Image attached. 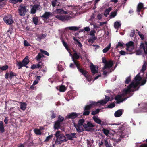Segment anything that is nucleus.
Returning a JSON list of instances; mask_svg holds the SVG:
<instances>
[{
  "label": "nucleus",
  "instance_id": "obj_1",
  "mask_svg": "<svg viewBox=\"0 0 147 147\" xmlns=\"http://www.w3.org/2000/svg\"><path fill=\"white\" fill-rule=\"evenodd\" d=\"M54 135L57 138L55 141V144H60L63 142L66 141L65 137L61 134V132L60 131H57Z\"/></svg>",
  "mask_w": 147,
  "mask_h": 147
},
{
  "label": "nucleus",
  "instance_id": "obj_2",
  "mask_svg": "<svg viewBox=\"0 0 147 147\" xmlns=\"http://www.w3.org/2000/svg\"><path fill=\"white\" fill-rule=\"evenodd\" d=\"M72 61L79 71L85 77H86L87 76V71L85 70L84 68L80 65L79 62L76 60L73 59Z\"/></svg>",
  "mask_w": 147,
  "mask_h": 147
},
{
  "label": "nucleus",
  "instance_id": "obj_3",
  "mask_svg": "<svg viewBox=\"0 0 147 147\" xmlns=\"http://www.w3.org/2000/svg\"><path fill=\"white\" fill-rule=\"evenodd\" d=\"M134 84L133 83H131V84L127 87V89H125L123 90L122 93V95H125L126 94L130 93L131 92H133L134 90H131V88H133L136 89V88L133 86Z\"/></svg>",
  "mask_w": 147,
  "mask_h": 147
},
{
  "label": "nucleus",
  "instance_id": "obj_4",
  "mask_svg": "<svg viewBox=\"0 0 147 147\" xmlns=\"http://www.w3.org/2000/svg\"><path fill=\"white\" fill-rule=\"evenodd\" d=\"M142 79V77L140 76V73H139L136 75L134 80L131 83H133V86L136 88L140 84V81Z\"/></svg>",
  "mask_w": 147,
  "mask_h": 147
},
{
  "label": "nucleus",
  "instance_id": "obj_5",
  "mask_svg": "<svg viewBox=\"0 0 147 147\" xmlns=\"http://www.w3.org/2000/svg\"><path fill=\"white\" fill-rule=\"evenodd\" d=\"M26 7L23 5H20L18 8V13L21 16L25 15L27 12Z\"/></svg>",
  "mask_w": 147,
  "mask_h": 147
},
{
  "label": "nucleus",
  "instance_id": "obj_6",
  "mask_svg": "<svg viewBox=\"0 0 147 147\" xmlns=\"http://www.w3.org/2000/svg\"><path fill=\"white\" fill-rule=\"evenodd\" d=\"M3 20L8 25H11L13 22L12 16L11 15L5 16L3 18Z\"/></svg>",
  "mask_w": 147,
  "mask_h": 147
},
{
  "label": "nucleus",
  "instance_id": "obj_7",
  "mask_svg": "<svg viewBox=\"0 0 147 147\" xmlns=\"http://www.w3.org/2000/svg\"><path fill=\"white\" fill-rule=\"evenodd\" d=\"M56 18L63 21H68L70 20L72 17L70 16L67 15H57L55 16Z\"/></svg>",
  "mask_w": 147,
  "mask_h": 147
},
{
  "label": "nucleus",
  "instance_id": "obj_8",
  "mask_svg": "<svg viewBox=\"0 0 147 147\" xmlns=\"http://www.w3.org/2000/svg\"><path fill=\"white\" fill-rule=\"evenodd\" d=\"M94 127V125L90 121L87 122V124H84L83 125V127L85 130L88 131H90L92 129V128Z\"/></svg>",
  "mask_w": 147,
  "mask_h": 147
},
{
  "label": "nucleus",
  "instance_id": "obj_9",
  "mask_svg": "<svg viewBox=\"0 0 147 147\" xmlns=\"http://www.w3.org/2000/svg\"><path fill=\"white\" fill-rule=\"evenodd\" d=\"M122 95H117L115 97V99L116 101V103L117 104H119L127 99L126 98H122Z\"/></svg>",
  "mask_w": 147,
  "mask_h": 147
},
{
  "label": "nucleus",
  "instance_id": "obj_10",
  "mask_svg": "<svg viewBox=\"0 0 147 147\" xmlns=\"http://www.w3.org/2000/svg\"><path fill=\"white\" fill-rule=\"evenodd\" d=\"M80 115V114L76 112H72L66 116V118L68 119H75L78 117Z\"/></svg>",
  "mask_w": 147,
  "mask_h": 147
},
{
  "label": "nucleus",
  "instance_id": "obj_11",
  "mask_svg": "<svg viewBox=\"0 0 147 147\" xmlns=\"http://www.w3.org/2000/svg\"><path fill=\"white\" fill-rule=\"evenodd\" d=\"M113 65V62L111 60H109L105 64L104 66L102 68V69L104 70L105 69L107 68L110 69L112 67Z\"/></svg>",
  "mask_w": 147,
  "mask_h": 147
},
{
  "label": "nucleus",
  "instance_id": "obj_12",
  "mask_svg": "<svg viewBox=\"0 0 147 147\" xmlns=\"http://www.w3.org/2000/svg\"><path fill=\"white\" fill-rule=\"evenodd\" d=\"M105 100H100V105H103L106 104L109 101H111L112 100H110V98L107 95L105 96Z\"/></svg>",
  "mask_w": 147,
  "mask_h": 147
},
{
  "label": "nucleus",
  "instance_id": "obj_13",
  "mask_svg": "<svg viewBox=\"0 0 147 147\" xmlns=\"http://www.w3.org/2000/svg\"><path fill=\"white\" fill-rule=\"evenodd\" d=\"M91 109V108L88 105H86L84 107V112L83 113V115L86 116L89 115L90 113L89 110Z\"/></svg>",
  "mask_w": 147,
  "mask_h": 147
},
{
  "label": "nucleus",
  "instance_id": "obj_14",
  "mask_svg": "<svg viewBox=\"0 0 147 147\" xmlns=\"http://www.w3.org/2000/svg\"><path fill=\"white\" fill-rule=\"evenodd\" d=\"M52 13L50 12H45L41 16V17L44 20L45 19L47 20L49 17L50 16L52 15Z\"/></svg>",
  "mask_w": 147,
  "mask_h": 147
},
{
  "label": "nucleus",
  "instance_id": "obj_15",
  "mask_svg": "<svg viewBox=\"0 0 147 147\" xmlns=\"http://www.w3.org/2000/svg\"><path fill=\"white\" fill-rule=\"evenodd\" d=\"M9 75V78L10 79H11L13 78V77L15 76H16V74L12 71H10V74L9 73L7 72L6 73L5 76V78L6 79H8V76Z\"/></svg>",
  "mask_w": 147,
  "mask_h": 147
},
{
  "label": "nucleus",
  "instance_id": "obj_16",
  "mask_svg": "<svg viewBox=\"0 0 147 147\" xmlns=\"http://www.w3.org/2000/svg\"><path fill=\"white\" fill-rule=\"evenodd\" d=\"M76 133H71L69 134H66V136L69 140H72L74 138H76Z\"/></svg>",
  "mask_w": 147,
  "mask_h": 147
},
{
  "label": "nucleus",
  "instance_id": "obj_17",
  "mask_svg": "<svg viewBox=\"0 0 147 147\" xmlns=\"http://www.w3.org/2000/svg\"><path fill=\"white\" fill-rule=\"evenodd\" d=\"M40 7L39 5H34L31 9V13L34 14L36 12V11L39 9V7Z\"/></svg>",
  "mask_w": 147,
  "mask_h": 147
},
{
  "label": "nucleus",
  "instance_id": "obj_18",
  "mask_svg": "<svg viewBox=\"0 0 147 147\" xmlns=\"http://www.w3.org/2000/svg\"><path fill=\"white\" fill-rule=\"evenodd\" d=\"M74 126L76 128L77 131L78 133H80L84 131L82 126L78 125L74 123Z\"/></svg>",
  "mask_w": 147,
  "mask_h": 147
},
{
  "label": "nucleus",
  "instance_id": "obj_19",
  "mask_svg": "<svg viewBox=\"0 0 147 147\" xmlns=\"http://www.w3.org/2000/svg\"><path fill=\"white\" fill-rule=\"evenodd\" d=\"M123 112V109H119L116 111L114 113V116L115 117H120Z\"/></svg>",
  "mask_w": 147,
  "mask_h": 147
},
{
  "label": "nucleus",
  "instance_id": "obj_20",
  "mask_svg": "<svg viewBox=\"0 0 147 147\" xmlns=\"http://www.w3.org/2000/svg\"><path fill=\"white\" fill-rule=\"evenodd\" d=\"M100 104V102L99 101L97 102H96L95 101H91L88 105L92 108L95 106H98Z\"/></svg>",
  "mask_w": 147,
  "mask_h": 147
},
{
  "label": "nucleus",
  "instance_id": "obj_21",
  "mask_svg": "<svg viewBox=\"0 0 147 147\" xmlns=\"http://www.w3.org/2000/svg\"><path fill=\"white\" fill-rule=\"evenodd\" d=\"M73 51L74 53L73 55H72L71 53L70 54V55H72V60L73 59L76 60L78 59H79V57L78 55V53L77 51L75 50H74Z\"/></svg>",
  "mask_w": 147,
  "mask_h": 147
},
{
  "label": "nucleus",
  "instance_id": "obj_22",
  "mask_svg": "<svg viewBox=\"0 0 147 147\" xmlns=\"http://www.w3.org/2000/svg\"><path fill=\"white\" fill-rule=\"evenodd\" d=\"M90 69L91 70L93 74L97 73L98 72V70L96 69L95 66L92 64L90 65Z\"/></svg>",
  "mask_w": 147,
  "mask_h": 147
},
{
  "label": "nucleus",
  "instance_id": "obj_23",
  "mask_svg": "<svg viewBox=\"0 0 147 147\" xmlns=\"http://www.w3.org/2000/svg\"><path fill=\"white\" fill-rule=\"evenodd\" d=\"M61 123L59 122L56 121L55 122L54 126V128L55 130H58L60 128Z\"/></svg>",
  "mask_w": 147,
  "mask_h": 147
},
{
  "label": "nucleus",
  "instance_id": "obj_24",
  "mask_svg": "<svg viewBox=\"0 0 147 147\" xmlns=\"http://www.w3.org/2000/svg\"><path fill=\"white\" fill-rule=\"evenodd\" d=\"M93 119L94 121L97 123L99 124H100L101 125H103L101 124V120L99 119L98 117L96 116H94L93 117Z\"/></svg>",
  "mask_w": 147,
  "mask_h": 147
},
{
  "label": "nucleus",
  "instance_id": "obj_25",
  "mask_svg": "<svg viewBox=\"0 0 147 147\" xmlns=\"http://www.w3.org/2000/svg\"><path fill=\"white\" fill-rule=\"evenodd\" d=\"M29 61L28 56H26L24 59H23L22 62L24 66L26 67V65L29 63Z\"/></svg>",
  "mask_w": 147,
  "mask_h": 147
},
{
  "label": "nucleus",
  "instance_id": "obj_26",
  "mask_svg": "<svg viewBox=\"0 0 147 147\" xmlns=\"http://www.w3.org/2000/svg\"><path fill=\"white\" fill-rule=\"evenodd\" d=\"M112 10V8L110 7L108 9H106L104 11V15L106 17H107L108 15H109V12Z\"/></svg>",
  "mask_w": 147,
  "mask_h": 147
},
{
  "label": "nucleus",
  "instance_id": "obj_27",
  "mask_svg": "<svg viewBox=\"0 0 147 147\" xmlns=\"http://www.w3.org/2000/svg\"><path fill=\"white\" fill-rule=\"evenodd\" d=\"M143 7V4L141 3H139L137 7V11L140 12L141 9Z\"/></svg>",
  "mask_w": 147,
  "mask_h": 147
},
{
  "label": "nucleus",
  "instance_id": "obj_28",
  "mask_svg": "<svg viewBox=\"0 0 147 147\" xmlns=\"http://www.w3.org/2000/svg\"><path fill=\"white\" fill-rule=\"evenodd\" d=\"M147 66V62L144 61V63L142 65V68L140 71L141 72H144L146 69Z\"/></svg>",
  "mask_w": 147,
  "mask_h": 147
},
{
  "label": "nucleus",
  "instance_id": "obj_29",
  "mask_svg": "<svg viewBox=\"0 0 147 147\" xmlns=\"http://www.w3.org/2000/svg\"><path fill=\"white\" fill-rule=\"evenodd\" d=\"M5 131L3 123L2 121H0V131L3 133Z\"/></svg>",
  "mask_w": 147,
  "mask_h": 147
},
{
  "label": "nucleus",
  "instance_id": "obj_30",
  "mask_svg": "<svg viewBox=\"0 0 147 147\" xmlns=\"http://www.w3.org/2000/svg\"><path fill=\"white\" fill-rule=\"evenodd\" d=\"M16 65L18 67V69H20L22 68L23 66H25L22 62L19 61H17L16 62Z\"/></svg>",
  "mask_w": 147,
  "mask_h": 147
},
{
  "label": "nucleus",
  "instance_id": "obj_31",
  "mask_svg": "<svg viewBox=\"0 0 147 147\" xmlns=\"http://www.w3.org/2000/svg\"><path fill=\"white\" fill-rule=\"evenodd\" d=\"M44 55L40 53L38 54L37 55L35 59L38 61H40V60L42 57H44Z\"/></svg>",
  "mask_w": 147,
  "mask_h": 147
},
{
  "label": "nucleus",
  "instance_id": "obj_32",
  "mask_svg": "<svg viewBox=\"0 0 147 147\" xmlns=\"http://www.w3.org/2000/svg\"><path fill=\"white\" fill-rule=\"evenodd\" d=\"M85 122V120L84 119H80L78 120V123L77 124H76L80 126L83 125H83H84V123Z\"/></svg>",
  "mask_w": 147,
  "mask_h": 147
},
{
  "label": "nucleus",
  "instance_id": "obj_33",
  "mask_svg": "<svg viewBox=\"0 0 147 147\" xmlns=\"http://www.w3.org/2000/svg\"><path fill=\"white\" fill-rule=\"evenodd\" d=\"M97 39V37H91L90 39H88V42L89 43H91L92 44L94 42V41L96 40Z\"/></svg>",
  "mask_w": 147,
  "mask_h": 147
},
{
  "label": "nucleus",
  "instance_id": "obj_34",
  "mask_svg": "<svg viewBox=\"0 0 147 147\" xmlns=\"http://www.w3.org/2000/svg\"><path fill=\"white\" fill-rule=\"evenodd\" d=\"M117 10L116 9L115 11L111 12L109 16L110 18H112L115 17L117 15Z\"/></svg>",
  "mask_w": 147,
  "mask_h": 147
},
{
  "label": "nucleus",
  "instance_id": "obj_35",
  "mask_svg": "<svg viewBox=\"0 0 147 147\" xmlns=\"http://www.w3.org/2000/svg\"><path fill=\"white\" fill-rule=\"evenodd\" d=\"M66 90V88L64 85H61L59 86V90L60 92H64Z\"/></svg>",
  "mask_w": 147,
  "mask_h": 147
},
{
  "label": "nucleus",
  "instance_id": "obj_36",
  "mask_svg": "<svg viewBox=\"0 0 147 147\" xmlns=\"http://www.w3.org/2000/svg\"><path fill=\"white\" fill-rule=\"evenodd\" d=\"M68 28L69 30H70L73 31H77L79 29L80 27H77L76 26H71L68 27Z\"/></svg>",
  "mask_w": 147,
  "mask_h": 147
},
{
  "label": "nucleus",
  "instance_id": "obj_37",
  "mask_svg": "<svg viewBox=\"0 0 147 147\" xmlns=\"http://www.w3.org/2000/svg\"><path fill=\"white\" fill-rule=\"evenodd\" d=\"M32 21L35 25V26L37 25L38 24V17H33Z\"/></svg>",
  "mask_w": 147,
  "mask_h": 147
},
{
  "label": "nucleus",
  "instance_id": "obj_38",
  "mask_svg": "<svg viewBox=\"0 0 147 147\" xmlns=\"http://www.w3.org/2000/svg\"><path fill=\"white\" fill-rule=\"evenodd\" d=\"M111 44L110 43L109 45L104 49L103 50V52L104 53H106L107 52L108 50L110 49L111 47Z\"/></svg>",
  "mask_w": 147,
  "mask_h": 147
},
{
  "label": "nucleus",
  "instance_id": "obj_39",
  "mask_svg": "<svg viewBox=\"0 0 147 147\" xmlns=\"http://www.w3.org/2000/svg\"><path fill=\"white\" fill-rule=\"evenodd\" d=\"M46 36V34H42L40 36L37 37V40L40 41L41 39L44 38Z\"/></svg>",
  "mask_w": 147,
  "mask_h": 147
},
{
  "label": "nucleus",
  "instance_id": "obj_40",
  "mask_svg": "<svg viewBox=\"0 0 147 147\" xmlns=\"http://www.w3.org/2000/svg\"><path fill=\"white\" fill-rule=\"evenodd\" d=\"M64 119V118L61 116L59 115L58 116V120L57 121L61 123L63 122Z\"/></svg>",
  "mask_w": 147,
  "mask_h": 147
},
{
  "label": "nucleus",
  "instance_id": "obj_41",
  "mask_svg": "<svg viewBox=\"0 0 147 147\" xmlns=\"http://www.w3.org/2000/svg\"><path fill=\"white\" fill-rule=\"evenodd\" d=\"M26 105L25 103H22L20 105V109L23 110H25L26 108Z\"/></svg>",
  "mask_w": 147,
  "mask_h": 147
},
{
  "label": "nucleus",
  "instance_id": "obj_42",
  "mask_svg": "<svg viewBox=\"0 0 147 147\" xmlns=\"http://www.w3.org/2000/svg\"><path fill=\"white\" fill-rule=\"evenodd\" d=\"M126 46L127 47H134V43L132 41H130L126 44Z\"/></svg>",
  "mask_w": 147,
  "mask_h": 147
},
{
  "label": "nucleus",
  "instance_id": "obj_43",
  "mask_svg": "<svg viewBox=\"0 0 147 147\" xmlns=\"http://www.w3.org/2000/svg\"><path fill=\"white\" fill-rule=\"evenodd\" d=\"M121 26V24L118 22H116L114 24V26L115 28L120 27Z\"/></svg>",
  "mask_w": 147,
  "mask_h": 147
},
{
  "label": "nucleus",
  "instance_id": "obj_44",
  "mask_svg": "<svg viewBox=\"0 0 147 147\" xmlns=\"http://www.w3.org/2000/svg\"><path fill=\"white\" fill-rule=\"evenodd\" d=\"M44 66L43 64L41 61H38V63L36 65L37 68H42Z\"/></svg>",
  "mask_w": 147,
  "mask_h": 147
},
{
  "label": "nucleus",
  "instance_id": "obj_45",
  "mask_svg": "<svg viewBox=\"0 0 147 147\" xmlns=\"http://www.w3.org/2000/svg\"><path fill=\"white\" fill-rule=\"evenodd\" d=\"M8 67V66L6 65L4 66H0V69L2 71H5L7 69Z\"/></svg>",
  "mask_w": 147,
  "mask_h": 147
},
{
  "label": "nucleus",
  "instance_id": "obj_46",
  "mask_svg": "<svg viewBox=\"0 0 147 147\" xmlns=\"http://www.w3.org/2000/svg\"><path fill=\"white\" fill-rule=\"evenodd\" d=\"M100 110V109H97L95 111H92L91 114L92 115H95L98 113L99 112Z\"/></svg>",
  "mask_w": 147,
  "mask_h": 147
},
{
  "label": "nucleus",
  "instance_id": "obj_47",
  "mask_svg": "<svg viewBox=\"0 0 147 147\" xmlns=\"http://www.w3.org/2000/svg\"><path fill=\"white\" fill-rule=\"evenodd\" d=\"M34 131L35 134L37 135H40L41 134L40 130L37 129H35Z\"/></svg>",
  "mask_w": 147,
  "mask_h": 147
},
{
  "label": "nucleus",
  "instance_id": "obj_48",
  "mask_svg": "<svg viewBox=\"0 0 147 147\" xmlns=\"http://www.w3.org/2000/svg\"><path fill=\"white\" fill-rule=\"evenodd\" d=\"M131 76H129L126 78V80L125 81V84H128L131 81Z\"/></svg>",
  "mask_w": 147,
  "mask_h": 147
},
{
  "label": "nucleus",
  "instance_id": "obj_49",
  "mask_svg": "<svg viewBox=\"0 0 147 147\" xmlns=\"http://www.w3.org/2000/svg\"><path fill=\"white\" fill-rule=\"evenodd\" d=\"M102 131L103 132L104 134L106 136H108L110 132V131L109 130L104 128L102 129Z\"/></svg>",
  "mask_w": 147,
  "mask_h": 147
},
{
  "label": "nucleus",
  "instance_id": "obj_50",
  "mask_svg": "<svg viewBox=\"0 0 147 147\" xmlns=\"http://www.w3.org/2000/svg\"><path fill=\"white\" fill-rule=\"evenodd\" d=\"M105 144V146L106 147H111V145L106 140L104 139Z\"/></svg>",
  "mask_w": 147,
  "mask_h": 147
},
{
  "label": "nucleus",
  "instance_id": "obj_51",
  "mask_svg": "<svg viewBox=\"0 0 147 147\" xmlns=\"http://www.w3.org/2000/svg\"><path fill=\"white\" fill-rule=\"evenodd\" d=\"M40 51L42 53L44 54L47 56H49V53L46 51L43 50L42 49H40Z\"/></svg>",
  "mask_w": 147,
  "mask_h": 147
},
{
  "label": "nucleus",
  "instance_id": "obj_52",
  "mask_svg": "<svg viewBox=\"0 0 147 147\" xmlns=\"http://www.w3.org/2000/svg\"><path fill=\"white\" fill-rule=\"evenodd\" d=\"M134 49V47H127L126 49L127 51L131 52Z\"/></svg>",
  "mask_w": 147,
  "mask_h": 147
},
{
  "label": "nucleus",
  "instance_id": "obj_53",
  "mask_svg": "<svg viewBox=\"0 0 147 147\" xmlns=\"http://www.w3.org/2000/svg\"><path fill=\"white\" fill-rule=\"evenodd\" d=\"M95 30H93L91 31L90 33V34L92 36V37H96L95 36V33H96Z\"/></svg>",
  "mask_w": 147,
  "mask_h": 147
},
{
  "label": "nucleus",
  "instance_id": "obj_54",
  "mask_svg": "<svg viewBox=\"0 0 147 147\" xmlns=\"http://www.w3.org/2000/svg\"><path fill=\"white\" fill-rule=\"evenodd\" d=\"M132 53H128L127 52H125V51L121 50V51L120 52V54L121 55H125L126 54H131Z\"/></svg>",
  "mask_w": 147,
  "mask_h": 147
},
{
  "label": "nucleus",
  "instance_id": "obj_55",
  "mask_svg": "<svg viewBox=\"0 0 147 147\" xmlns=\"http://www.w3.org/2000/svg\"><path fill=\"white\" fill-rule=\"evenodd\" d=\"M51 113L52 114V115L51 117V118L52 119L55 118L56 117V114L53 111H51Z\"/></svg>",
  "mask_w": 147,
  "mask_h": 147
},
{
  "label": "nucleus",
  "instance_id": "obj_56",
  "mask_svg": "<svg viewBox=\"0 0 147 147\" xmlns=\"http://www.w3.org/2000/svg\"><path fill=\"white\" fill-rule=\"evenodd\" d=\"M115 105L114 103H111L107 107V108H112L114 107Z\"/></svg>",
  "mask_w": 147,
  "mask_h": 147
},
{
  "label": "nucleus",
  "instance_id": "obj_57",
  "mask_svg": "<svg viewBox=\"0 0 147 147\" xmlns=\"http://www.w3.org/2000/svg\"><path fill=\"white\" fill-rule=\"evenodd\" d=\"M57 0H51L52 5L53 7L55 6Z\"/></svg>",
  "mask_w": 147,
  "mask_h": 147
},
{
  "label": "nucleus",
  "instance_id": "obj_58",
  "mask_svg": "<svg viewBox=\"0 0 147 147\" xmlns=\"http://www.w3.org/2000/svg\"><path fill=\"white\" fill-rule=\"evenodd\" d=\"M24 45L25 46L28 47L31 46L30 44L27 40H26L24 41Z\"/></svg>",
  "mask_w": 147,
  "mask_h": 147
},
{
  "label": "nucleus",
  "instance_id": "obj_59",
  "mask_svg": "<svg viewBox=\"0 0 147 147\" xmlns=\"http://www.w3.org/2000/svg\"><path fill=\"white\" fill-rule=\"evenodd\" d=\"M146 79L143 80L140 82V85H144L146 83Z\"/></svg>",
  "mask_w": 147,
  "mask_h": 147
},
{
  "label": "nucleus",
  "instance_id": "obj_60",
  "mask_svg": "<svg viewBox=\"0 0 147 147\" xmlns=\"http://www.w3.org/2000/svg\"><path fill=\"white\" fill-rule=\"evenodd\" d=\"M123 46V43H121L120 42H119L118 44L116 46V48H117L119 47H122Z\"/></svg>",
  "mask_w": 147,
  "mask_h": 147
},
{
  "label": "nucleus",
  "instance_id": "obj_61",
  "mask_svg": "<svg viewBox=\"0 0 147 147\" xmlns=\"http://www.w3.org/2000/svg\"><path fill=\"white\" fill-rule=\"evenodd\" d=\"M140 32H138V35L140 37L141 39L142 40L144 39V36L142 34H141Z\"/></svg>",
  "mask_w": 147,
  "mask_h": 147
},
{
  "label": "nucleus",
  "instance_id": "obj_62",
  "mask_svg": "<svg viewBox=\"0 0 147 147\" xmlns=\"http://www.w3.org/2000/svg\"><path fill=\"white\" fill-rule=\"evenodd\" d=\"M135 34V32L134 30H133L131 31V32L130 33V36L131 37H133L134 34Z\"/></svg>",
  "mask_w": 147,
  "mask_h": 147
},
{
  "label": "nucleus",
  "instance_id": "obj_63",
  "mask_svg": "<svg viewBox=\"0 0 147 147\" xmlns=\"http://www.w3.org/2000/svg\"><path fill=\"white\" fill-rule=\"evenodd\" d=\"M62 42L64 47L65 48H67V46H68L67 43L63 40H62Z\"/></svg>",
  "mask_w": 147,
  "mask_h": 147
},
{
  "label": "nucleus",
  "instance_id": "obj_64",
  "mask_svg": "<svg viewBox=\"0 0 147 147\" xmlns=\"http://www.w3.org/2000/svg\"><path fill=\"white\" fill-rule=\"evenodd\" d=\"M56 11L58 13L62 14L63 9H56Z\"/></svg>",
  "mask_w": 147,
  "mask_h": 147
}]
</instances>
